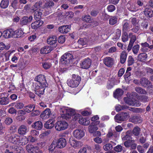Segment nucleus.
<instances>
[{
	"label": "nucleus",
	"instance_id": "f257e3e1",
	"mask_svg": "<svg viewBox=\"0 0 153 153\" xmlns=\"http://www.w3.org/2000/svg\"><path fill=\"white\" fill-rule=\"evenodd\" d=\"M72 116L73 120L74 121H76L79 119L81 115L78 114H75V111L72 109H66L65 110V113L62 114V118L66 120H69Z\"/></svg>",
	"mask_w": 153,
	"mask_h": 153
},
{
	"label": "nucleus",
	"instance_id": "f03ea898",
	"mask_svg": "<svg viewBox=\"0 0 153 153\" xmlns=\"http://www.w3.org/2000/svg\"><path fill=\"white\" fill-rule=\"evenodd\" d=\"M81 79V77L79 75L73 74L71 75V79L67 81V84L70 87L76 88L79 85Z\"/></svg>",
	"mask_w": 153,
	"mask_h": 153
},
{
	"label": "nucleus",
	"instance_id": "7ed1b4c3",
	"mask_svg": "<svg viewBox=\"0 0 153 153\" xmlns=\"http://www.w3.org/2000/svg\"><path fill=\"white\" fill-rule=\"evenodd\" d=\"M32 86L34 88L36 94L40 97L41 94H44L45 88L48 87V85L41 84H39L37 82H33Z\"/></svg>",
	"mask_w": 153,
	"mask_h": 153
},
{
	"label": "nucleus",
	"instance_id": "20e7f679",
	"mask_svg": "<svg viewBox=\"0 0 153 153\" xmlns=\"http://www.w3.org/2000/svg\"><path fill=\"white\" fill-rule=\"evenodd\" d=\"M6 139L8 142L16 145L20 143V137L17 134H8L6 136Z\"/></svg>",
	"mask_w": 153,
	"mask_h": 153
},
{
	"label": "nucleus",
	"instance_id": "39448f33",
	"mask_svg": "<svg viewBox=\"0 0 153 153\" xmlns=\"http://www.w3.org/2000/svg\"><path fill=\"white\" fill-rule=\"evenodd\" d=\"M129 117L128 112H122L117 114L114 117L115 121L117 123H121L122 121H125Z\"/></svg>",
	"mask_w": 153,
	"mask_h": 153
},
{
	"label": "nucleus",
	"instance_id": "423d86ee",
	"mask_svg": "<svg viewBox=\"0 0 153 153\" xmlns=\"http://www.w3.org/2000/svg\"><path fill=\"white\" fill-rule=\"evenodd\" d=\"M123 100L126 104L130 106L139 107L141 105L139 101L133 98L124 97Z\"/></svg>",
	"mask_w": 153,
	"mask_h": 153
},
{
	"label": "nucleus",
	"instance_id": "0eeeda50",
	"mask_svg": "<svg viewBox=\"0 0 153 153\" xmlns=\"http://www.w3.org/2000/svg\"><path fill=\"white\" fill-rule=\"evenodd\" d=\"M68 124L64 121H59L57 122L55 126L56 129L59 131L65 130L67 128Z\"/></svg>",
	"mask_w": 153,
	"mask_h": 153
},
{
	"label": "nucleus",
	"instance_id": "6e6552de",
	"mask_svg": "<svg viewBox=\"0 0 153 153\" xmlns=\"http://www.w3.org/2000/svg\"><path fill=\"white\" fill-rule=\"evenodd\" d=\"M79 64L81 68L87 69L90 67L91 65V60L88 58H85L80 62Z\"/></svg>",
	"mask_w": 153,
	"mask_h": 153
},
{
	"label": "nucleus",
	"instance_id": "1a4fd4ad",
	"mask_svg": "<svg viewBox=\"0 0 153 153\" xmlns=\"http://www.w3.org/2000/svg\"><path fill=\"white\" fill-rule=\"evenodd\" d=\"M135 140L131 139L129 140L125 141L123 143L124 145L126 148H129L131 149H135L137 145L135 143Z\"/></svg>",
	"mask_w": 153,
	"mask_h": 153
},
{
	"label": "nucleus",
	"instance_id": "9d476101",
	"mask_svg": "<svg viewBox=\"0 0 153 153\" xmlns=\"http://www.w3.org/2000/svg\"><path fill=\"white\" fill-rule=\"evenodd\" d=\"M34 80L37 82H36L39 83V84H41L48 85L45 77L43 75L39 74L35 78Z\"/></svg>",
	"mask_w": 153,
	"mask_h": 153
},
{
	"label": "nucleus",
	"instance_id": "9b49d317",
	"mask_svg": "<svg viewBox=\"0 0 153 153\" xmlns=\"http://www.w3.org/2000/svg\"><path fill=\"white\" fill-rule=\"evenodd\" d=\"M57 37L56 36H53L47 39V42L54 49L56 47L57 45Z\"/></svg>",
	"mask_w": 153,
	"mask_h": 153
},
{
	"label": "nucleus",
	"instance_id": "f8f14e48",
	"mask_svg": "<svg viewBox=\"0 0 153 153\" xmlns=\"http://www.w3.org/2000/svg\"><path fill=\"white\" fill-rule=\"evenodd\" d=\"M14 30L11 28L7 29L2 32V36L6 39L13 38L14 34Z\"/></svg>",
	"mask_w": 153,
	"mask_h": 153
},
{
	"label": "nucleus",
	"instance_id": "ddd939ff",
	"mask_svg": "<svg viewBox=\"0 0 153 153\" xmlns=\"http://www.w3.org/2000/svg\"><path fill=\"white\" fill-rule=\"evenodd\" d=\"M33 17L32 16H24L20 19V25L22 26L27 25L28 23H30Z\"/></svg>",
	"mask_w": 153,
	"mask_h": 153
},
{
	"label": "nucleus",
	"instance_id": "4468645a",
	"mask_svg": "<svg viewBox=\"0 0 153 153\" xmlns=\"http://www.w3.org/2000/svg\"><path fill=\"white\" fill-rule=\"evenodd\" d=\"M56 142L57 143V148H63L66 145V139L63 137L60 138L57 140L56 139Z\"/></svg>",
	"mask_w": 153,
	"mask_h": 153
},
{
	"label": "nucleus",
	"instance_id": "2eb2a0df",
	"mask_svg": "<svg viewBox=\"0 0 153 153\" xmlns=\"http://www.w3.org/2000/svg\"><path fill=\"white\" fill-rule=\"evenodd\" d=\"M69 143L71 146L75 148H80L83 145L82 143L81 142L77 141L72 138H70Z\"/></svg>",
	"mask_w": 153,
	"mask_h": 153
},
{
	"label": "nucleus",
	"instance_id": "dca6fc26",
	"mask_svg": "<svg viewBox=\"0 0 153 153\" xmlns=\"http://www.w3.org/2000/svg\"><path fill=\"white\" fill-rule=\"evenodd\" d=\"M103 63L107 66L111 67L114 64V59L110 57H106L103 59Z\"/></svg>",
	"mask_w": 153,
	"mask_h": 153
},
{
	"label": "nucleus",
	"instance_id": "f3484780",
	"mask_svg": "<svg viewBox=\"0 0 153 153\" xmlns=\"http://www.w3.org/2000/svg\"><path fill=\"white\" fill-rule=\"evenodd\" d=\"M74 136L77 138L80 139L82 138L84 135V132L81 129H76L73 133Z\"/></svg>",
	"mask_w": 153,
	"mask_h": 153
},
{
	"label": "nucleus",
	"instance_id": "a211bd4d",
	"mask_svg": "<svg viewBox=\"0 0 153 153\" xmlns=\"http://www.w3.org/2000/svg\"><path fill=\"white\" fill-rule=\"evenodd\" d=\"M51 114V109L50 108H47L41 114L40 117L42 119H45L48 118Z\"/></svg>",
	"mask_w": 153,
	"mask_h": 153
},
{
	"label": "nucleus",
	"instance_id": "6ab92c4d",
	"mask_svg": "<svg viewBox=\"0 0 153 153\" xmlns=\"http://www.w3.org/2000/svg\"><path fill=\"white\" fill-rule=\"evenodd\" d=\"M53 50V48L49 46H45L41 49L40 52L41 54H46L50 53Z\"/></svg>",
	"mask_w": 153,
	"mask_h": 153
},
{
	"label": "nucleus",
	"instance_id": "aec40b11",
	"mask_svg": "<svg viewBox=\"0 0 153 153\" xmlns=\"http://www.w3.org/2000/svg\"><path fill=\"white\" fill-rule=\"evenodd\" d=\"M71 27L69 25H63L59 28V31L62 33H66L69 31Z\"/></svg>",
	"mask_w": 153,
	"mask_h": 153
},
{
	"label": "nucleus",
	"instance_id": "412c9836",
	"mask_svg": "<svg viewBox=\"0 0 153 153\" xmlns=\"http://www.w3.org/2000/svg\"><path fill=\"white\" fill-rule=\"evenodd\" d=\"M44 23L43 21H36L31 25V26L32 29L36 30L40 26H42Z\"/></svg>",
	"mask_w": 153,
	"mask_h": 153
},
{
	"label": "nucleus",
	"instance_id": "4be33fe9",
	"mask_svg": "<svg viewBox=\"0 0 153 153\" xmlns=\"http://www.w3.org/2000/svg\"><path fill=\"white\" fill-rule=\"evenodd\" d=\"M79 123L82 125L84 126H87L90 123V121L88 118L87 117L80 118L78 120Z\"/></svg>",
	"mask_w": 153,
	"mask_h": 153
},
{
	"label": "nucleus",
	"instance_id": "5701e85b",
	"mask_svg": "<svg viewBox=\"0 0 153 153\" xmlns=\"http://www.w3.org/2000/svg\"><path fill=\"white\" fill-rule=\"evenodd\" d=\"M129 121L135 124L140 123L142 120L139 116H134L129 119Z\"/></svg>",
	"mask_w": 153,
	"mask_h": 153
},
{
	"label": "nucleus",
	"instance_id": "b1692460",
	"mask_svg": "<svg viewBox=\"0 0 153 153\" xmlns=\"http://www.w3.org/2000/svg\"><path fill=\"white\" fill-rule=\"evenodd\" d=\"M127 53L125 51H123L120 54V62L122 64H124L126 59Z\"/></svg>",
	"mask_w": 153,
	"mask_h": 153
},
{
	"label": "nucleus",
	"instance_id": "393cba45",
	"mask_svg": "<svg viewBox=\"0 0 153 153\" xmlns=\"http://www.w3.org/2000/svg\"><path fill=\"white\" fill-rule=\"evenodd\" d=\"M54 125V123L52 120H49L46 122L44 124L45 127L47 129H51L53 127Z\"/></svg>",
	"mask_w": 153,
	"mask_h": 153
},
{
	"label": "nucleus",
	"instance_id": "a878e982",
	"mask_svg": "<svg viewBox=\"0 0 153 153\" xmlns=\"http://www.w3.org/2000/svg\"><path fill=\"white\" fill-rule=\"evenodd\" d=\"M124 93V91L121 89L117 88L114 92L113 95L114 97L118 98L121 97Z\"/></svg>",
	"mask_w": 153,
	"mask_h": 153
},
{
	"label": "nucleus",
	"instance_id": "bb28decb",
	"mask_svg": "<svg viewBox=\"0 0 153 153\" xmlns=\"http://www.w3.org/2000/svg\"><path fill=\"white\" fill-rule=\"evenodd\" d=\"M147 58V54L145 53H140L137 56L138 60L140 62H144L146 61Z\"/></svg>",
	"mask_w": 153,
	"mask_h": 153
},
{
	"label": "nucleus",
	"instance_id": "cd10ccee",
	"mask_svg": "<svg viewBox=\"0 0 153 153\" xmlns=\"http://www.w3.org/2000/svg\"><path fill=\"white\" fill-rule=\"evenodd\" d=\"M33 128L35 129L40 130L43 127V125L42 122L40 121H38L35 122L32 126Z\"/></svg>",
	"mask_w": 153,
	"mask_h": 153
},
{
	"label": "nucleus",
	"instance_id": "c85d7f7f",
	"mask_svg": "<svg viewBox=\"0 0 153 153\" xmlns=\"http://www.w3.org/2000/svg\"><path fill=\"white\" fill-rule=\"evenodd\" d=\"M27 132V127L24 125H22L19 128L18 132L20 135L25 134Z\"/></svg>",
	"mask_w": 153,
	"mask_h": 153
},
{
	"label": "nucleus",
	"instance_id": "c756f323",
	"mask_svg": "<svg viewBox=\"0 0 153 153\" xmlns=\"http://www.w3.org/2000/svg\"><path fill=\"white\" fill-rule=\"evenodd\" d=\"M145 15L147 18H151L153 16V11L149 8H146L144 11Z\"/></svg>",
	"mask_w": 153,
	"mask_h": 153
},
{
	"label": "nucleus",
	"instance_id": "7c9ffc66",
	"mask_svg": "<svg viewBox=\"0 0 153 153\" xmlns=\"http://www.w3.org/2000/svg\"><path fill=\"white\" fill-rule=\"evenodd\" d=\"M26 112L24 110H20L18 111V119L20 121L24 120L25 118L24 116L26 114Z\"/></svg>",
	"mask_w": 153,
	"mask_h": 153
},
{
	"label": "nucleus",
	"instance_id": "2f4dec72",
	"mask_svg": "<svg viewBox=\"0 0 153 153\" xmlns=\"http://www.w3.org/2000/svg\"><path fill=\"white\" fill-rule=\"evenodd\" d=\"M14 34L13 37H14L18 38L21 37L24 34V32L21 28L18 29L16 30H14Z\"/></svg>",
	"mask_w": 153,
	"mask_h": 153
},
{
	"label": "nucleus",
	"instance_id": "473e14b6",
	"mask_svg": "<svg viewBox=\"0 0 153 153\" xmlns=\"http://www.w3.org/2000/svg\"><path fill=\"white\" fill-rule=\"evenodd\" d=\"M140 83L142 86L146 87L147 85L150 84L151 82L146 78L143 77L140 80Z\"/></svg>",
	"mask_w": 153,
	"mask_h": 153
},
{
	"label": "nucleus",
	"instance_id": "72a5a7b5",
	"mask_svg": "<svg viewBox=\"0 0 153 153\" xmlns=\"http://www.w3.org/2000/svg\"><path fill=\"white\" fill-rule=\"evenodd\" d=\"M10 101L7 97H2L0 98V104L1 105H6L8 104Z\"/></svg>",
	"mask_w": 153,
	"mask_h": 153
},
{
	"label": "nucleus",
	"instance_id": "f704fd0d",
	"mask_svg": "<svg viewBox=\"0 0 153 153\" xmlns=\"http://www.w3.org/2000/svg\"><path fill=\"white\" fill-rule=\"evenodd\" d=\"M66 57L68 59V60L66 61V62H72V60L73 59V56L72 54L69 53H66L62 55V58Z\"/></svg>",
	"mask_w": 153,
	"mask_h": 153
},
{
	"label": "nucleus",
	"instance_id": "c9c22d12",
	"mask_svg": "<svg viewBox=\"0 0 153 153\" xmlns=\"http://www.w3.org/2000/svg\"><path fill=\"white\" fill-rule=\"evenodd\" d=\"M42 15V13L40 10L36 11L34 14V18L36 21H41Z\"/></svg>",
	"mask_w": 153,
	"mask_h": 153
},
{
	"label": "nucleus",
	"instance_id": "e433bc0d",
	"mask_svg": "<svg viewBox=\"0 0 153 153\" xmlns=\"http://www.w3.org/2000/svg\"><path fill=\"white\" fill-rule=\"evenodd\" d=\"M117 134L116 132L113 131H109L107 134L106 137L109 139H112L117 137Z\"/></svg>",
	"mask_w": 153,
	"mask_h": 153
},
{
	"label": "nucleus",
	"instance_id": "4c0bfd02",
	"mask_svg": "<svg viewBox=\"0 0 153 153\" xmlns=\"http://www.w3.org/2000/svg\"><path fill=\"white\" fill-rule=\"evenodd\" d=\"M35 108V106L33 105H29L24 107V110L27 113H30L33 111Z\"/></svg>",
	"mask_w": 153,
	"mask_h": 153
},
{
	"label": "nucleus",
	"instance_id": "58836bf2",
	"mask_svg": "<svg viewBox=\"0 0 153 153\" xmlns=\"http://www.w3.org/2000/svg\"><path fill=\"white\" fill-rule=\"evenodd\" d=\"M9 4V0H1L0 4V6L2 8L5 9L8 7Z\"/></svg>",
	"mask_w": 153,
	"mask_h": 153
},
{
	"label": "nucleus",
	"instance_id": "ea45409f",
	"mask_svg": "<svg viewBox=\"0 0 153 153\" xmlns=\"http://www.w3.org/2000/svg\"><path fill=\"white\" fill-rule=\"evenodd\" d=\"M97 125H90L88 127V131L90 133H94L95 131L98 130V128L96 126Z\"/></svg>",
	"mask_w": 153,
	"mask_h": 153
},
{
	"label": "nucleus",
	"instance_id": "a19ab883",
	"mask_svg": "<svg viewBox=\"0 0 153 153\" xmlns=\"http://www.w3.org/2000/svg\"><path fill=\"white\" fill-rule=\"evenodd\" d=\"M140 128L138 126H136L132 130V133L134 136H138L140 134Z\"/></svg>",
	"mask_w": 153,
	"mask_h": 153
},
{
	"label": "nucleus",
	"instance_id": "79ce46f5",
	"mask_svg": "<svg viewBox=\"0 0 153 153\" xmlns=\"http://www.w3.org/2000/svg\"><path fill=\"white\" fill-rule=\"evenodd\" d=\"M82 19L83 21L87 23H91L92 20L91 19V16L88 15H85L82 17Z\"/></svg>",
	"mask_w": 153,
	"mask_h": 153
},
{
	"label": "nucleus",
	"instance_id": "37998d69",
	"mask_svg": "<svg viewBox=\"0 0 153 153\" xmlns=\"http://www.w3.org/2000/svg\"><path fill=\"white\" fill-rule=\"evenodd\" d=\"M117 19L116 16H111L109 19V24L112 25L116 24L117 22Z\"/></svg>",
	"mask_w": 153,
	"mask_h": 153
},
{
	"label": "nucleus",
	"instance_id": "c03bdc74",
	"mask_svg": "<svg viewBox=\"0 0 153 153\" xmlns=\"http://www.w3.org/2000/svg\"><path fill=\"white\" fill-rule=\"evenodd\" d=\"M122 140L123 141H127L132 139L131 134L128 132L127 131L126 133V134L122 137Z\"/></svg>",
	"mask_w": 153,
	"mask_h": 153
},
{
	"label": "nucleus",
	"instance_id": "a18cd8bd",
	"mask_svg": "<svg viewBox=\"0 0 153 153\" xmlns=\"http://www.w3.org/2000/svg\"><path fill=\"white\" fill-rule=\"evenodd\" d=\"M114 81L112 80H109L107 84L106 88L108 90L111 89L114 87Z\"/></svg>",
	"mask_w": 153,
	"mask_h": 153
},
{
	"label": "nucleus",
	"instance_id": "49530a36",
	"mask_svg": "<svg viewBox=\"0 0 153 153\" xmlns=\"http://www.w3.org/2000/svg\"><path fill=\"white\" fill-rule=\"evenodd\" d=\"M101 147L98 144H96L94 145L92 149V151L94 153H97L101 151Z\"/></svg>",
	"mask_w": 153,
	"mask_h": 153
},
{
	"label": "nucleus",
	"instance_id": "de8ad7c7",
	"mask_svg": "<svg viewBox=\"0 0 153 153\" xmlns=\"http://www.w3.org/2000/svg\"><path fill=\"white\" fill-rule=\"evenodd\" d=\"M56 148H57V143L56 139L53 140L52 142L51 145L49 147V151H52L54 150Z\"/></svg>",
	"mask_w": 153,
	"mask_h": 153
},
{
	"label": "nucleus",
	"instance_id": "09e8293b",
	"mask_svg": "<svg viewBox=\"0 0 153 153\" xmlns=\"http://www.w3.org/2000/svg\"><path fill=\"white\" fill-rule=\"evenodd\" d=\"M99 119L98 115H95L92 117L91 119V120L93 121L92 123L93 124L95 125H98L99 124L100 122L99 121H97Z\"/></svg>",
	"mask_w": 153,
	"mask_h": 153
},
{
	"label": "nucleus",
	"instance_id": "8fccbe9b",
	"mask_svg": "<svg viewBox=\"0 0 153 153\" xmlns=\"http://www.w3.org/2000/svg\"><path fill=\"white\" fill-rule=\"evenodd\" d=\"M152 49H153V46L150 45L149 47H141L140 50L142 52L145 53L149 51Z\"/></svg>",
	"mask_w": 153,
	"mask_h": 153
},
{
	"label": "nucleus",
	"instance_id": "3c124183",
	"mask_svg": "<svg viewBox=\"0 0 153 153\" xmlns=\"http://www.w3.org/2000/svg\"><path fill=\"white\" fill-rule=\"evenodd\" d=\"M128 37L127 32H122V40L123 42H125L128 40Z\"/></svg>",
	"mask_w": 153,
	"mask_h": 153
},
{
	"label": "nucleus",
	"instance_id": "603ef678",
	"mask_svg": "<svg viewBox=\"0 0 153 153\" xmlns=\"http://www.w3.org/2000/svg\"><path fill=\"white\" fill-rule=\"evenodd\" d=\"M135 90L139 94H146L147 93L146 91L143 89L139 87H137Z\"/></svg>",
	"mask_w": 153,
	"mask_h": 153
},
{
	"label": "nucleus",
	"instance_id": "864d4df0",
	"mask_svg": "<svg viewBox=\"0 0 153 153\" xmlns=\"http://www.w3.org/2000/svg\"><path fill=\"white\" fill-rule=\"evenodd\" d=\"M148 97L145 95L140 96L138 97L139 100L143 102H148Z\"/></svg>",
	"mask_w": 153,
	"mask_h": 153
},
{
	"label": "nucleus",
	"instance_id": "5fc2aeb1",
	"mask_svg": "<svg viewBox=\"0 0 153 153\" xmlns=\"http://www.w3.org/2000/svg\"><path fill=\"white\" fill-rule=\"evenodd\" d=\"M35 147V146L32 145L28 144L26 146V148L28 153H31Z\"/></svg>",
	"mask_w": 153,
	"mask_h": 153
},
{
	"label": "nucleus",
	"instance_id": "6e6d98bb",
	"mask_svg": "<svg viewBox=\"0 0 153 153\" xmlns=\"http://www.w3.org/2000/svg\"><path fill=\"white\" fill-rule=\"evenodd\" d=\"M129 29V24L128 22L124 23L123 26L122 32H127Z\"/></svg>",
	"mask_w": 153,
	"mask_h": 153
},
{
	"label": "nucleus",
	"instance_id": "4d7b16f0",
	"mask_svg": "<svg viewBox=\"0 0 153 153\" xmlns=\"http://www.w3.org/2000/svg\"><path fill=\"white\" fill-rule=\"evenodd\" d=\"M24 106V104L19 101L16 102V105H15V107L17 109H21Z\"/></svg>",
	"mask_w": 153,
	"mask_h": 153
},
{
	"label": "nucleus",
	"instance_id": "13d9d810",
	"mask_svg": "<svg viewBox=\"0 0 153 153\" xmlns=\"http://www.w3.org/2000/svg\"><path fill=\"white\" fill-rule=\"evenodd\" d=\"M42 67L45 69H49L51 66V64L49 62H44L42 63Z\"/></svg>",
	"mask_w": 153,
	"mask_h": 153
},
{
	"label": "nucleus",
	"instance_id": "bf43d9fd",
	"mask_svg": "<svg viewBox=\"0 0 153 153\" xmlns=\"http://www.w3.org/2000/svg\"><path fill=\"white\" fill-rule=\"evenodd\" d=\"M146 141V137L141 134L139 137V141L141 144L145 143Z\"/></svg>",
	"mask_w": 153,
	"mask_h": 153
},
{
	"label": "nucleus",
	"instance_id": "052dcab7",
	"mask_svg": "<svg viewBox=\"0 0 153 153\" xmlns=\"http://www.w3.org/2000/svg\"><path fill=\"white\" fill-rule=\"evenodd\" d=\"M128 66L132 65L134 62V60L132 56H129L128 59Z\"/></svg>",
	"mask_w": 153,
	"mask_h": 153
},
{
	"label": "nucleus",
	"instance_id": "680f3d73",
	"mask_svg": "<svg viewBox=\"0 0 153 153\" xmlns=\"http://www.w3.org/2000/svg\"><path fill=\"white\" fill-rule=\"evenodd\" d=\"M68 60V59H67L66 57H64V58H62V56L60 59V62L61 64L64 65H67L70 63H72V62H66V61Z\"/></svg>",
	"mask_w": 153,
	"mask_h": 153
},
{
	"label": "nucleus",
	"instance_id": "e2e57ef3",
	"mask_svg": "<svg viewBox=\"0 0 153 153\" xmlns=\"http://www.w3.org/2000/svg\"><path fill=\"white\" fill-rule=\"evenodd\" d=\"M114 150L117 152H121L123 150V147L120 145H118L114 148Z\"/></svg>",
	"mask_w": 153,
	"mask_h": 153
},
{
	"label": "nucleus",
	"instance_id": "0e129e2a",
	"mask_svg": "<svg viewBox=\"0 0 153 153\" xmlns=\"http://www.w3.org/2000/svg\"><path fill=\"white\" fill-rule=\"evenodd\" d=\"M103 148L106 151L110 150L112 148V145L111 143H107L104 146Z\"/></svg>",
	"mask_w": 153,
	"mask_h": 153
},
{
	"label": "nucleus",
	"instance_id": "69168bd1",
	"mask_svg": "<svg viewBox=\"0 0 153 153\" xmlns=\"http://www.w3.org/2000/svg\"><path fill=\"white\" fill-rule=\"evenodd\" d=\"M78 43L82 45H84L87 44V41L86 38H80L78 41Z\"/></svg>",
	"mask_w": 153,
	"mask_h": 153
},
{
	"label": "nucleus",
	"instance_id": "338daca9",
	"mask_svg": "<svg viewBox=\"0 0 153 153\" xmlns=\"http://www.w3.org/2000/svg\"><path fill=\"white\" fill-rule=\"evenodd\" d=\"M107 9L108 12H111L115 10L116 7L114 5L110 4L108 5Z\"/></svg>",
	"mask_w": 153,
	"mask_h": 153
},
{
	"label": "nucleus",
	"instance_id": "774afa93",
	"mask_svg": "<svg viewBox=\"0 0 153 153\" xmlns=\"http://www.w3.org/2000/svg\"><path fill=\"white\" fill-rule=\"evenodd\" d=\"M14 146H10L7 149H6L4 152L5 153H13Z\"/></svg>",
	"mask_w": 153,
	"mask_h": 153
}]
</instances>
